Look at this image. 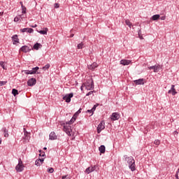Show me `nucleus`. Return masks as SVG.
<instances>
[{
	"mask_svg": "<svg viewBox=\"0 0 179 179\" xmlns=\"http://www.w3.org/2000/svg\"><path fill=\"white\" fill-rule=\"evenodd\" d=\"M80 89L82 91H83V89H85V90H93V89H94V83H93V79L90 78V79H88L86 83H84L82 85Z\"/></svg>",
	"mask_w": 179,
	"mask_h": 179,
	"instance_id": "obj_1",
	"label": "nucleus"
},
{
	"mask_svg": "<svg viewBox=\"0 0 179 179\" xmlns=\"http://www.w3.org/2000/svg\"><path fill=\"white\" fill-rule=\"evenodd\" d=\"M64 131L66 132L69 136H73V138H75L78 134L77 132L73 131L71 126L68 124L64 126Z\"/></svg>",
	"mask_w": 179,
	"mask_h": 179,
	"instance_id": "obj_2",
	"label": "nucleus"
},
{
	"mask_svg": "<svg viewBox=\"0 0 179 179\" xmlns=\"http://www.w3.org/2000/svg\"><path fill=\"white\" fill-rule=\"evenodd\" d=\"M126 162H127L129 164V169H131V171H135V160L132 157H126Z\"/></svg>",
	"mask_w": 179,
	"mask_h": 179,
	"instance_id": "obj_3",
	"label": "nucleus"
},
{
	"mask_svg": "<svg viewBox=\"0 0 179 179\" xmlns=\"http://www.w3.org/2000/svg\"><path fill=\"white\" fill-rule=\"evenodd\" d=\"M24 166H23V162H22V159H19L18 160V164L15 167V170H17V171H18L19 173L23 171V168Z\"/></svg>",
	"mask_w": 179,
	"mask_h": 179,
	"instance_id": "obj_4",
	"label": "nucleus"
},
{
	"mask_svg": "<svg viewBox=\"0 0 179 179\" xmlns=\"http://www.w3.org/2000/svg\"><path fill=\"white\" fill-rule=\"evenodd\" d=\"M24 142L27 143L30 141V132L27 131L26 128H24Z\"/></svg>",
	"mask_w": 179,
	"mask_h": 179,
	"instance_id": "obj_5",
	"label": "nucleus"
},
{
	"mask_svg": "<svg viewBox=\"0 0 179 179\" xmlns=\"http://www.w3.org/2000/svg\"><path fill=\"white\" fill-rule=\"evenodd\" d=\"M104 128H106V123L104 122V120H102L97 127L98 134H100Z\"/></svg>",
	"mask_w": 179,
	"mask_h": 179,
	"instance_id": "obj_6",
	"label": "nucleus"
},
{
	"mask_svg": "<svg viewBox=\"0 0 179 179\" xmlns=\"http://www.w3.org/2000/svg\"><path fill=\"white\" fill-rule=\"evenodd\" d=\"M120 117H121V115H120V113H112V115L110 116V120H111V121H117V120H120Z\"/></svg>",
	"mask_w": 179,
	"mask_h": 179,
	"instance_id": "obj_7",
	"label": "nucleus"
},
{
	"mask_svg": "<svg viewBox=\"0 0 179 179\" xmlns=\"http://www.w3.org/2000/svg\"><path fill=\"white\" fill-rule=\"evenodd\" d=\"M72 97H73V94L70 93L64 96L63 100H65L66 103H71V99H72Z\"/></svg>",
	"mask_w": 179,
	"mask_h": 179,
	"instance_id": "obj_8",
	"label": "nucleus"
},
{
	"mask_svg": "<svg viewBox=\"0 0 179 179\" xmlns=\"http://www.w3.org/2000/svg\"><path fill=\"white\" fill-rule=\"evenodd\" d=\"M96 169H97V166H90L85 170V173H87V174H90V173H93Z\"/></svg>",
	"mask_w": 179,
	"mask_h": 179,
	"instance_id": "obj_9",
	"label": "nucleus"
},
{
	"mask_svg": "<svg viewBox=\"0 0 179 179\" xmlns=\"http://www.w3.org/2000/svg\"><path fill=\"white\" fill-rule=\"evenodd\" d=\"M36 83H37V80H36V78H30L27 81L28 86H34V85H36Z\"/></svg>",
	"mask_w": 179,
	"mask_h": 179,
	"instance_id": "obj_10",
	"label": "nucleus"
},
{
	"mask_svg": "<svg viewBox=\"0 0 179 179\" xmlns=\"http://www.w3.org/2000/svg\"><path fill=\"white\" fill-rule=\"evenodd\" d=\"M20 51L22 52H29V51H31V49L27 45H24L20 49Z\"/></svg>",
	"mask_w": 179,
	"mask_h": 179,
	"instance_id": "obj_11",
	"label": "nucleus"
},
{
	"mask_svg": "<svg viewBox=\"0 0 179 179\" xmlns=\"http://www.w3.org/2000/svg\"><path fill=\"white\" fill-rule=\"evenodd\" d=\"M175 87L176 86L174 85H172L171 88L168 91V93H171L173 96H176V94H177V91L176 90Z\"/></svg>",
	"mask_w": 179,
	"mask_h": 179,
	"instance_id": "obj_12",
	"label": "nucleus"
},
{
	"mask_svg": "<svg viewBox=\"0 0 179 179\" xmlns=\"http://www.w3.org/2000/svg\"><path fill=\"white\" fill-rule=\"evenodd\" d=\"M130 64H132V61H131V60L122 59L120 61V64L124 65V66H125L126 65H130Z\"/></svg>",
	"mask_w": 179,
	"mask_h": 179,
	"instance_id": "obj_13",
	"label": "nucleus"
},
{
	"mask_svg": "<svg viewBox=\"0 0 179 179\" xmlns=\"http://www.w3.org/2000/svg\"><path fill=\"white\" fill-rule=\"evenodd\" d=\"M148 69L153 70L154 72L157 73L159 72V69H160V65H155L148 67Z\"/></svg>",
	"mask_w": 179,
	"mask_h": 179,
	"instance_id": "obj_14",
	"label": "nucleus"
},
{
	"mask_svg": "<svg viewBox=\"0 0 179 179\" xmlns=\"http://www.w3.org/2000/svg\"><path fill=\"white\" fill-rule=\"evenodd\" d=\"M20 31H22V33H33L34 30L31 28H24L20 29Z\"/></svg>",
	"mask_w": 179,
	"mask_h": 179,
	"instance_id": "obj_15",
	"label": "nucleus"
},
{
	"mask_svg": "<svg viewBox=\"0 0 179 179\" xmlns=\"http://www.w3.org/2000/svg\"><path fill=\"white\" fill-rule=\"evenodd\" d=\"M134 83L136 85H145V80L143 78H140L138 80H135Z\"/></svg>",
	"mask_w": 179,
	"mask_h": 179,
	"instance_id": "obj_16",
	"label": "nucleus"
},
{
	"mask_svg": "<svg viewBox=\"0 0 179 179\" xmlns=\"http://www.w3.org/2000/svg\"><path fill=\"white\" fill-rule=\"evenodd\" d=\"M50 141H55L57 139V136L55 135V132H51L49 135Z\"/></svg>",
	"mask_w": 179,
	"mask_h": 179,
	"instance_id": "obj_17",
	"label": "nucleus"
},
{
	"mask_svg": "<svg viewBox=\"0 0 179 179\" xmlns=\"http://www.w3.org/2000/svg\"><path fill=\"white\" fill-rule=\"evenodd\" d=\"M43 163H44V158L37 159L35 162L36 166H41V164H43Z\"/></svg>",
	"mask_w": 179,
	"mask_h": 179,
	"instance_id": "obj_18",
	"label": "nucleus"
},
{
	"mask_svg": "<svg viewBox=\"0 0 179 179\" xmlns=\"http://www.w3.org/2000/svg\"><path fill=\"white\" fill-rule=\"evenodd\" d=\"M12 40L13 41V44H16V43H19V38H17V35L13 36Z\"/></svg>",
	"mask_w": 179,
	"mask_h": 179,
	"instance_id": "obj_19",
	"label": "nucleus"
},
{
	"mask_svg": "<svg viewBox=\"0 0 179 179\" xmlns=\"http://www.w3.org/2000/svg\"><path fill=\"white\" fill-rule=\"evenodd\" d=\"M3 136L5 138H8L9 137V133L8 129H6V127L3 128Z\"/></svg>",
	"mask_w": 179,
	"mask_h": 179,
	"instance_id": "obj_20",
	"label": "nucleus"
},
{
	"mask_svg": "<svg viewBox=\"0 0 179 179\" xmlns=\"http://www.w3.org/2000/svg\"><path fill=\"white\" fill-rule=\"evenodd\" d=\"M99 150L100 153H102V154L106 153V146H104V145H101V146L99 148Z\"/></svg>",
	"mask_w": 179,
	"mask_h": 179,
	"instance_id": "obj_21",
	"label": "nucleus"
},
{
	"mask_svg": "<svg viewBox=\"0 0 179 179\" xmlns=\"http://www.w3.org/2000/svg\"><path fill=\"white\" fill-rule=\"evenodd\" d=\"M89 69L91 71H94L95 68H97V63H93L90 66H89Z\"/></svg>",
	"mask_w": 179,
	"mask_h": 179,
	"instance_id": "obj_22",
	"label": "nucleus"
},
{
	"mask_svg": "<svg viewBox=\"0 0 179 179\" xmlns=\"http://www.w3.org/2000/svg\"><path fill=\"white\" fill-rule=\"evenodd\" d=\"M41 47H43V45L41 43H36L35 45H34V50H38V48H41Z\"/></svg>",
	"mask_w": 179,
	"mask_h": 179,
	"instance_id": "obj_23",
	"label": "nucleus"
},
{
	"mask_svg": "<svg viewBox=\"0 0 179 179\" xmlns=\"http://www.w3.org/2000/svg\"><path fill=\"white\" fill-rule=\"evenodd\" d=\"M48 31V28H44V30L39 31L38 33H40V34L45 35L47 34Z\"/></svg>",
	"mask_w": 179,
	"mask_h": 179,
	"instance_id": "obj_24",
	"label": "nucleus"
},
{
	"mask_svg": "<svg viewBox=\"0 0 179 179\" xmlns=\"http://www.w3.org/2000/svg\"><path fill=\"white\" fill-rule=\"evenodd\" d=\"M38 69H40L38 66L33 68L32 70H31L32 75H34V73H36Z\"/></svg>",
	"mask_w": 179,
	"mask_h": 179,
	"instance_id": "obj_25",
	"label": "nucleus"
},
{
	"mask_svg": "<svg viewBox=\"0 0 179 179\" xmlns=\"http://www.w3.org/2000/svg\"><path fill=\"white\" fill-rule=\"evenodd\" d=\"M125 23L130 29L132 27V23L131 21H129V20H126Z\"/></svg>",
	"mask_w": 179,
	"mask_h": 179,
	"instance_id": "obj_26",
	"label": "nucleus"
},
{
	"mask_svg": "<svg viewBox=\"0 0 179 179\" xmlns=\"http://www.w3.org/2000/svg\"><path fill=\"white\" fill-rule=\"evenodd\" d=\"M75 121H76L75 120V117H72L69 122H66V125H72V124H73V122H75Z\"/></svg>",
	"mask_w": 179,
	"mask_h": 179,
	"instance_id": "obj_27",
	"label": "nucleus"
},
{
	"mask_svg": "<svg viewBox=\"0 0 179 179\" xmlns=\"http://www.w3.org/2000/svg\"><path fill=\"white\" fill-rule=\"evenodd\" d=\"M152 20H157L160 19V15H155L152 17Z\"/></svg>",
	"mask_w": 179,
	"mask_h": 179,
	"instance_id": "obj_28",
	"label": "nucleus"
},
{
	"mask_svg": "<svg viewBox=\"0 0 179 179\" xmlns=\"http://www.w3.org/2000/svg\"><path fill=\"white\" fill-rule=\"evenodd\" d=\"M12 93H13V96H17V94H19V92L16 89H13Z\"/></svg>",
	"mask_w": 179,
	"mask_h": 179,
	"instance_id": "obj_29",
	"label": "nucleus"
},
{
	"mask_svg": "<svg viewBox=\"0 0 179 179\" xmlns=\"http://www.w3.org/2000/svg\"><path fill=\"white\" fill-rule=\"evenodd\" d=\"M50 64H46L45 66L43 67V71H47V69H50Z\"/></svg>",
	"mask_w": 179,
	"mask_h": 179,
	"instance_id": "obj_30",
	"label": "nucleus"
},
{
	"mask_svg": "<svg viewBox=\"0 0 179 179\" xmlns=\"http://www.w3.org/2000/svg\"><path fill=\"white\" fill-rule=\"evenodd\" d=\"M24 73H25L26 75H33V73H31V71H29V70H25V71H24Z\"/></svg>",
	"mask_w": 179,
	"mask_h": 179,
	"instance_id": "obj_31",
	"label": "nucleus"
},
{
	"mask_svg": "<svg viewBox=\"0 0 179 179\" xmlns=\"http://www.w3.org/2000/svg\"><path fill=\"white\" fill-rule=\"evenodd\" d=\"M78 50H82V48H83V42H81L80 43H79L78 45Z\"/></svg>",
	"mask_w": 179,
	"mask_h": 179,
	"instance_id": "obj_32",
	"label": "nucleus"
},
{
	"mask_svg": "<svg viewBox=\"0 0 179 179\" xmlns=\"http://www.w3.org/2000/svg\"><path fill=\"white\" fill-rule=\"evenodd\" d=\"M39 156L44 157L45 156V152H43L42 150H39Z\"/></svg>",
	"mask_w": 179,
	"mask_h": 179,
	"instance_id": "obj_33",
	"label": "nucleus"
},
{
	"mask_svg": "<svg viewBox=\"0 0 179 179\" xmlns=\"http://www.w3.org/2000/svg\"><path fill=\"white\" fill-rule=\"evenodd\" d=\"M155 145H156V146H159V145H160V141L159 140H155L154 141Z\"/></svg>",
	"mask_w": 179,
	"mask_h": 179,
	"instance_id": "obj_34",
	"label": "nucleus"
},
{
	"mask_svg": "<svg viewBox=\"0 0 179 179\" xmlns=\"http://www.w3.org/2000/svg\"><path fill=\"white\" fill-rule=\"evenodd\" d=\"M19 20H20V16L19 17H15L14 18V22H19Z\"/></svg>",
	"mask_w": 179,
	"mask_h": 179,
	"instance_id": "obj_35",
	"label": "nucleus"
},
{
	"mask_svg": "<svg viewBox=\"0 0 179 179\" xmlns=\"http://www.w3.org/2000/svg\"><path fill=\"white\" fill-rule=\"evenodd\" d=\"M48 173H54V168H50L48 169Z\"/></svg>",
	"mask_w": 179,
	"mask_h": 179,
	"instance_id": "obj_36",
	"label": "nucleus"
},
{
	"mask_svg": "<svg viewBox=\"0 0 179 179\" xmlns=\"http://www.w3.org/2000/svg\"><path fill=\"white\" fill-rule=\"evenodd\" d=\"M62 179H71V177L69 176V175L67 176H63Z\"/></svg>",
	"mask_w": 179,
	"mask_h": 179,
	"instance_id": "obj_37",
	"label": "nucleus"
},
{
	"mask_svg": "<svg viewBox=\"0 0 179 179\" xmlns=\"http://www.w3.org/2000/svg\"><path fill=\"white\" fill-rule=\"evenodd\" d=\"M22 13H26V10H27V8L25 6H22Z\"/></svg>",
	"mask_w": 179,
	"mask_h": 179,
	"instance_id": "obj_38",
	"label": "nucleus"
},
{
	"mask_svg": "<svg viewBox=\"0 0 179 179\" xmlns=\"http://www.w3.org/2000/svg\"><path fill=\"white\" fill-rule=\"evenodd\" d=\"M0 65L3 69H5V64H3V62H0Z\"/></svg>",
	"mask_w": 179,
	"mask_h": 179,
	"instance_id": "obj_39",
	"label": "nucleus"
},
{
	"mask_svg": "<svg viewBox=\"0 0 179 179\" xmlns=\"http://www.w3.org/2000/svg\"><path fill=\"white\" fill-rule=\"evenodd\" d=\"M6 83H7L6 81H0V86H3Z\"/></svg>",
	"mask_w": 179,
	"mask_h": 179,
	"instance_id": "obj_40",
	"label": "nucleus"
},
{
	"mask_svg": "<svg viewBox=\"0 0 179 179\" xmlns=\"http://www.w3.org/2000/svg\"><path fill=\"white\" fill-rule=\"evenodd\" d=\"M54 6H55V8H59V3H55L54 4Z\"/></svg>",
	"mask_w": 179,
	"mask_h": 179,
	"instance_id": "obj_41",
	"label": "nucleus"
},
{
	"mask_svg": "<svg viewBox=\"0 0 179 179\" xmlns=\"http://www.w3.org/2000/svg\"><path fill=\"white\" fill-rule=\"evenodd\" d=\"M87 113H90V114H92V115H93V113H94V112L92 109H91V110H88Z\"/></svg>",
	"mask_w": 179,
	"mask_h": 179,
	"instance_id": "obj_42",
	"label": "nucleus"
},
{
	"mask_svg": "<svg viewBox=\"0 0 179 179\" xmlns=\"http://www.w3.org/2000/svg\"><path fill=\"white\" fill-rule=\"evenodd\" d=\"M161 20H166V16L163 15L160 17Z\"/></svg>",
	"mask_w": 179,
	"mask_h": 179,
	"instance_id": "obj_43",
	"label": "nucleus"
},
{
	"mask_svg": "<svg viewBox=\"0 0 179 179\" xmlns=\"http://www.w3.org/2000/svg\"><path fill=\"white\" fill-rule=\"evenodd\" d=\"M97 108V105H94V106H93V108H92V110H94V112L96 110V108Z\"/></svg>",
	"mask_w": 179,
	"mask_h": 179,
	"instance_id": "obj_44",
	"label": "nucleus"
},
{
	"mask_svg": "<svg viewBox=\"0 0 179 179\" xmlns=\"http://www.w3.org/2000/svg\"><path fill=\"white\" fill-rule=\"evenodd\" d=\"M92 93H93V91H90V92H89L86 94V96H90V95H92Z\"/></svg>",
	"mask_w": 179,
	"mask_h": 179,
	"instance_id": "obj_45",
	"label": "nucleus"
},
{
	"mask_svg": "<svg viewBox=\"0 0 179 179\" xmlns=\"http://www.w3.org/2000/svg\"><path fill=\"white\" fill-rule=\"evenodd\" d=\"M20 5H21V8H23V6H23V2H20Z\"/></svg>",
	"mask_w": 179,
	"mask_h": 179,
	"instance_id": "obj_46",
	"label": "nucleus"
},
{
	"mask_svg": "<svg viewBox=\"0 0 179 179\" xmlns=\"http://www.w3.org/2000/svg\"><path fill=\"white\" fill-rule=\"evenodd\" d=\"M176 179H179V178H178V173H176Z\"/></svg>",
	"mask_w": 179,
	"mask_h": 179,
	"instance_id": "obj_47",
	"label": "nucleus"
},
{
	"mask_svg": "<svg viewBox=\"0 0 179 179\" xmlns=\"http://www.w3.org/2000/svg\"><path fill=\"white\" fill-rule=\"evenodd\" d=\"M73 118H74V119L76 120V115H74L73 116Z\"/></svg>",
	"mask_w": 179,
	"mask_h": 179,
	"instance_id": "obj_48",
	"label": "nucleus"
},
{
	"mask_svg": "<svg viewBox=\"0 0 179 179\" xmlns=\"http://www.w3.org/2000/svg\"><path fill=\"white\" fill-rule=\"evenodd\" d=\"M141 40H143V37L142 36H139Z\"/></svg>",
	"mask_w": 179,
	"mask_h": 179,
	"instance_id": "obj_49",
	"label": "nucleus"
},
{
	"mask_svg": "<svg viewBox=\"0 0 179 179\" xmlns=\"http://www.w3.org/2000/svg\"><path fill=\"white\" fill-rule=\"evenodd\" d=\"M73 36H74V34H71L70 35V37L72 38V37H73Z\"/></svg>",
	"mask_w": 179,
	"mask_h": 179,
	"instance_id": "obj_50",
	"label": "nucleus"
},
{
	"mask_svg": "<svg viewBox=\"0 0 179 179\" xmlns=\"http://www.w3.org/2000/svg\"><path fill=\"white\" fill-rule=\"evenodd\" d=\"M2 143V138H0V145Z\"/></svg>",
	"mask_w": 179,
	"mask_h": 179,
	"instance_id": "obj_51",
	"label": "nucleus"
},
{
	"mask_svg": "<svg viewBox=\"0 0 179 179\" xmlns=\"http://www.w3.org/2000/svg\"><path fill=\"white\" fill-rule=\"evenodd\" d=\"M43 150H47V148H43Z\"/></svg>",
	"mask_w": 179,
	"mask_h": 179,
	"instance_id": "obj_52",
	"label": "nucleus"
},
{
	"mask_svg": "<svg viewBox=\"0 0 179 179\" xmlns=\"http://www.w3.org/2000/svg\"><path fill=\"white\" fill-rule=\"evenodd\" d=\"M33 27H37V25L36 24V25H34Z\"/></svg>",
	"mask_w": 179,
	"mask_h": 179,
	"instance_id": "obj_53",
	"label": "nucleus"
},
{
	"mask_svg": "<svg viewBox=\"0 0 179 179\" xmlns=\"http://www.w3.org/2000/svg\"><path fill=\"white\" fill-rule=\"evenodd\" d=\"M0 15H1V13H0Z\"/></svg>",
	"mask_w": 179,
	"mask_h": 179,
	"instance_id": "obj_54",
	"label": "nucleus"
}]
</instances>
